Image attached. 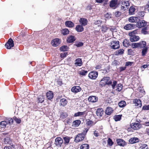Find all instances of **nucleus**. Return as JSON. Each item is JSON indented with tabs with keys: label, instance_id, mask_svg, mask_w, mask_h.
<instances>
[{
	"label": "nucleus",
	"instance_id": "obj_18",
	"mask_svg": "<svg viewBox=\"0 0 149 149\" xmlns=\"http://www.w3.org/2000/svg\"><path fill=\"white\" fill-rule=\"evenodd\" d=\"M81 88L79 86H76L72 87L71 89V91L74 93H77L80 91Z\"/></svg>",
	"mask_w": 149,
	"mask_h": 149
},
{
	"label": "nucleus",
	"instance_id": "obj_2",
	"mask_svg": "<svg viewBox=\"0 0 149 149\" xmlns=\"http://www.w3.org/2000/svg\"><path fill=\"white\" fill-rule=\"evenodd\" d=\"M130 6V3L128 0H123L122 1L121 9L123 10H126Z\"/></svg>",
	"mask_w": 149,
	"mask_h": 149
},
{
	"label": "nucleus",
	"instance_id": "obj_14",
	"mask_svg": "<svg viewBox=\"0 0 149 149\" xmlns=\"http://www.w3.org/2000/svg\"><path fill=\"white\" fill-rule=\"evenodd\" d=\"M104 111L102 108H99L97 109L96 114L99 117H102L104 114Z\"/></svg>",
	"mask_w": 149,
	"mask_h": 149
},
{
	"label": "nucleus",
	"instance_id": "obj_40",
	"mask_svg": "<svg viewBox=\"0 0 149 149\" xmlns=\"http://www.w3.org/2000/svg\"><path fill=\"white\" fill-rule=\"evenodd\" d=\"M81 149H89V146L87 144H84L82 145L80 147Z\"/></svg>",
	"mask_w": 149,
	"mask_h": 149
},
{
	"label": "nucleus",
	"instance_id": "obj_63",
	"mask_svg": "<svg viewBox=\"0 0 149 149\" xmlns=\"http://www.w3.org/2000/svg\"><path fill=\"white\" fill-rule=\"evenodd\" d=\"M101 22V21L99 20L95 21L94 23L96 25H97L100 24Z\"/></svg>",
	"mask_w": 149,
	"mask_h": 149
},
{
	"label": "nucleus",
	"instance_id": "obj_20",
	"mask_svg": "<svg viewBox=\"0 0 149 149\" xmlns=\"http://www.w3.org/2000/svg\"><path fill=\"white\" fill-rule=\"evenodd\" d=\"M75 40V39L74 36H70L67 38V41L68 42L72 43Z\"/></svg>",
	"mask_w": 149,
	"mask_h": 149
},
{
	"label": "nucleus",
	"instance_id": "obj_21",
	"mask_svg": "<svg viewBox=\"0 0 149 149\" xmlns=\"http://www.w3.org/2000/svg\"><path fill=\"white\" fill-rule=\"evenodd\" d=\"M63 139L64 140L63 143L65 145H67L69 143L70 141V138L68 136H66L63 137Z\"/></svg>",
	"mask_w": 149,
	"mask_h": 149
},
{
	"label": "nucleus",
	"instance_id": "obj_33",
	"mask_svg": "<svg viewBox=\"0 0 149 149\" xmlns=\"http://www.w3.org/2000/svg\"><path fill=\"white\" fill-rule=\"evenodd\" d=\"M123 45L126 47H128L130 45L129 41L126 39H125L123 42Z\"/></svg>",
	"mask_w": 149,
	"mask_h": 149
},
{
	"label": "nucleus",
	"instance_id": "obj_38",
	"mask_svg": "<svg viewBox=\"0 0 149 149\" xmlns=\"http://www.w3.org/2000/svg\"><path fill=\"white\" fill-rule=\"evenodd\" d=\"M148 47H146L143 48L142 49L141 55L142 56H144L147 53L148 50Z\"/></svg>",
	"mask_w": 149,
	"mask_h": 149
},
{
	"label": "nucleus",
	"instance_id": "obj_42",
	"mask_svg": "<svg viewBox=\"0 0 149 149\" xmlns=\"http://www.w3.org/2000/svg\"><path fill=\"white\" fill-rule=\"evenodd\" d=\"M85 113V111L83 112H78L77 113H75L74 116V117L79 116H81L83 115Z\"/></svg>",
	"mask_w": 149,
	"mask_h": 149
},
{
	"label": "nucleus",
	"instance_id": "obj_48",
	"mask_svg": "<svg viewBox=\"0 0 149 149\" xmlns=\"http://www.w3.org/2000/svg\"><path fill=\"white\" fill-rule=\"evenodd\" d=\"M147 27H146L143 28L141 30V32L144 34H147L148 33V31H147Z\"/></svg>",
	"mask_w": 149,
	"mask_h": 149
},
{
	"label": "nucleus",
	"instance_id": "obj_62",
	"mask_svg": "<svg viewBox=\"0 0 149 149\" xmlns=\"http://www.w3.org/2000/svg\"><path fill=\"white\" fill-rule=\"evenodd\" d=\"M105 17L106 18H109L111 17V15L107 13L105 15Z\"/></svg>",
	"mask_w": 149,
	"mask_h": 149
},
{
	"label": "nucleus",
	"instance_id": "obj_53",
	"mask_svg": "<svg viewBox=\"0 0 149 149\" xmlns=\"http://www.w3.org/2000/svg\"><path fill=\"white\" fill-rule=\"evenodd\" d=\"M6 121L7 122L8 124H12L13 122V120L10 118H9L8 119H7Z\"/></svg>",
	"mask_w": 149,
	"mask_h": 149
},
{
	"label": "nucleus",
	"instance_id": "obj_26",
	"mask_svg": "<svg viewBox=\"0 0 149 149\" xmlns=\"http://www.w3.org/2000/svg\"><path fill=\"white\" fill-rule=\"evenodd\" d=\"M75 64L77 66H80L82 64V61L81 59L79 58H77L75 60Z\"/></svg>",
	"mask_w": 149,
	"mask_h": 149
},
{
	"label": "nucleus",
	"instance_id": "obj_16",
	"mask_svg": "<svg viewBox=\"0 0 149 149\" xmlns=\"http://www.w3.org/2000/svg\"><path fill=\"white\" fill-rule=\"evenodd\" d=\"M130 40L131 42L136 41L139 39V37L138 36L134 35H130Z\"/></svg>",
	"mask_w": 149,
	"mask_h": 149
},
{
	"label": "nucleus",
	"instance_id": "obj_41",
	"mask_svg": "<svg viewBox=\"0 0 149 149\" xmlns=\"http://www.w3.org/2000/svg\"><path fill=\"white\" fill-rule=\"evenodd\" d=\"M60 49L61 51H67L68 49V48L67 46L63 45L60 48Z\"/></svg>",
	"mask_w": 149,
	"mask_h": 149
},
{
	"label": "nucleus",
	"instance_id": "obj_13",
	"mask_svg": "<svg viewBox=\"0 0 149 149\" xmlns=\"http://www.w3.org/2000/svg\"><path fill=\"white\" fill-rule=\"evenodd\" d=\"M98 100V98L95 96H91L88 98V100L89 102H97Z\"/></svg>",
	"mask_w": 149,
	"mask_h": 149
},
{
	"label": "nucleus",
	"instance_id": "obj_58",
	"mask_svg": "<svg viewBox=\"0 0 149 149\" xmlns=\"http://www.w3.org/2000/svg\"><path fill=\"white\" fill-rule=\"evenodd\" d=\"M121 12L118 11H116L115 13V15L116 16V17H117L120 16L121 15Z\"/></svg>",
	"mask_w": 149,
	"mask_h": 149
},
{
	"label": "nucleus",
	"instance_id": "obj_49",
	"mask_svg": "<svg viewBox=\"0 0 149 149\" xmlns=\"http://www.w3.org/2000/svg\"><path fill=\"white\" fill-rule=\"evenodd\" d=\"M13 119L18 124L20 123L21 122V120L20 118H17V117L15 116L13 118Z\"/></svg>",
	"mask_w": 149,
	"mask_h": 149
},
{
	"label": "nucleus",
	"instance_id": "obj_46",
	"mask_svg": "<svg viewBox=\"0 0 149 149\" xmlns=\"http://www.w3.org/2000/svg\"><path fill=\"white\" fill-rule=\"evenodd\" d=\"M69 31L67 29H64L62 31V33L64 35L68 34L69 33Z\"/></svg>",
	"mask_w": 149,
	"mask_h": 149
},
{
	"label": "nucleus",
	"instance_id": "obj_54",
	"mask_svg": "<svg viewBox=\"0 0 149 149\" xmlns=\"http://www.w3.org/2000/svg\"><path fill=\"white\" fill-rule=\"evenodd\" d=\"M117 83V82L116 81L113 80L112 82V83L111 85V87L113 89L115 88V87Z\"/></svg>",
	"mask_w": 149,
	"mask_h": 149
},
{
	"label": "nucleus",
	"instance_id": "obj_59",
	"mask_svg": "<svg viewBox=\"0 0 149 149\" xmlns=\"http://www.w3.org/2000/svg\"><path fill=\"white\" fill-rule=\"evenodd\" d=\"M133 63V62H132L128 61L126 63L125 65L126 66H131Z\"/></svg>",
	"mask_w": 149,
	"mask_h": 149
},
{
	"label": "nucleus",
	"instance_id": "obj_30",
	"mask_svg": "<svg viewBox=\"0 0 149 149\" xmlns=\"http://www.w3.org/2000/svg\"><path fill=\"white\" fill-rule=\"evenodd\" d=\"M112 108L110 107H107L105 110V113L107 115H110L113 112Z\"/></svg>",
	"mask_w": 149,
	"mask_h": 149
},
{
	"label": "nucleus",
	"instance_id": "obj_8",
	"mask_svg": "<svg viewBox=\"0 0 149 149\" xmlns=\"http://www.w3.org/2000/svg\"><path fill=\"white\" fill-rule=\"evenodd\" d=\"M63 142L62 139L60 137H58L55 139V144L57 146L61 147Z\"/></svg>",
	"mask_w": 149,
	"mask_h": 149
},
{
	"label": "nucleus",
	"instance_id": "obj_29",
	"mask_svg": "<svg viewBox=\"0 0 149 149\" xmlns=\"http://www.w3.org/2000/svg\"><path fill=\"white\" fill-rule=\"evenodd\" d=\"M65 25L69 27H72L74 26V24L70 21H66L65 22Z\"/></svg>",
	"mask_w": 149,
	"mask_h": 149
},
{
	"label": "nucleus",
	"instance_id": "obj_19",
	"mask_svg": "<svg viewBox=\"0 0 149 149\" xmlns=\"http://www.w3.org/2000/svg\"><path fill=\"white\" fill-rule=\"evenodd\" d=\"M133 103L136 106L139 107H141V101L139 99H134L133 101Z\"/></svg>",
	"mask_w": 149,
	"mask_h": 149
},
{
	"label": "nucleus",
	"instance_id": "obj_5",
	"mask_svg": "<svg viewBox=\"0 0 149 149\" xmlns=\"http://www.w3.org/2000/svg\"><path fill=\"white\" fill-rule=\"evenodd\" d=\"M130 126L134 130H138L141 127V125L139 123H134L131 124Z\"/></svg>",
	"mask_w": 149,
	"mask_h": 149
},
{
	"label": "nucleus",
	"instance_id": "obj_56",
	"mask_svg": "<svg viewBox=\"0 0 149 149\" xmlns=\"http://www.w3.org/2000/svg\"><path fill=\"white\" fill-rule=\"evenodd\" d=\"M85 127V128H84V130L83 131V134H84V135L86 134L89 129V127Z\"/></svg>",
	"mask_w": 149,
	"mask_h": 149
},
{
	"label": "nucleus",
	"instance_id": "obj_12",
	"mask_svg": "<svg viewBox=\"0 0 149 149\" xmlns=\"http://www.w3.org/2000/svg\"><path fill=\"white\" fill-rule=\"evenodd\" d=\"M52 45L54 47H56L60 44L59 39L56 38L53 40L52 41Z\"/></svg>",
	"mask_w": 149,
	"mask_h": 149
},
{
	"label": "nucleus",
	"instance_id": "obj_32",
	"mask_svg": "<svg viewBox=\"0 0 149 149\" xmlns=\"http://www.w3.org/2000/svg\"><path fill=\"white\" fill-rule=\"evenodd\" d=\"M139 43V47L141 48H144L146 47V42L145 41H141Z\"/></svg>",
	"mask_w": 149,
	"mask_h": 149
},
{
	"label": "nucleus",
	"instance_id": "obj_9",
	"mask_svg": "<svg viewBox=\"0 0 149 149\" xmlns=\"http://www.w3.org/2000/svg\"><path fill=\"white\" fill-rule=\"evenodd\" d=\"M146 22L144 20H139L136 24V26L138 28H141L146 26Z\"/></svg>",
	"mask_w": 149,
	"mask_h": 149
},
{
	"label": "nucleus",
	"instance_id": "obj_44",
	"mask_svg": "<svg viewBox=\"0 0 149 149\" xmlns=\"http://www.w3.org/2000/svg\"><path fill=\"white\" fill-rule=\"evenodd\" d=\"M121 115H116L114 117V118L116 121H119L121 119Z\"/></svg>",
	"mask_w": 149,
	"mask_h": 149
},
{
	"label": "nucleus",
	"instance_id": "obj_37",
	"mask_svg": "<svg viewBox=\"0 0 149 149\" xmlns=\"http://www.w3.org/2000/svg\"><path fill=\"white\" fill-rule=\"evenodd\" d=\"M79 73L80 75L82 76H85L87 73V71L83 70H81L79 71Z\"/></svg>",
	"mask_w": 149,
	"mask_h": 149
},
{
	"label": "nucleus",
	"instance_id": "obj_11",
	"mask_svg": "<svg viewBox=\"0 0 149 149\" xmlns=\"http://www.w3.org/2000/svg\"><path fill=\"white\" fill-rule=\"evenodd\" d=\"M80 24L83 26H85L86 25L88 22L87 20L84 18H81L79 20Z\"/></svg>",
	"mask_w": 149,
	"mask_h": 149
},
{
	"label": "nucleus",
	"instance_id": "obj_47",
	"mask_svg": "<svg viewBox=\"0 0 149 149\" xmlns=\"http://www.w3.org/2000/svg\"><path fill=\"white\" fill-rule=\"evenodd\" d=\"M117 88L116 89V90L118 91H120L122 89V85L120 84H118V86H117Z\"/></svg>",
	"mask_w": 149,
	"mask_h": 149
},
{
	"label": "nucleus",
	"instance_id": "obj_35",
	"mask_svg": "<svg viewBox=\"0 0 149 149\" xmlns=\"http://www.w3.org/2000/svg\"><path fill=\"white\" fill-rule=\"evenodd\" d=\"M93 122L90 120H88L86 123V125L87 127L89 128L92 125Z\"/></svg>",
	"mask_w": 149,
	"mask_h": 149
},
{
	"label": "nucleus",
	"instance_id": "obj_27",
	"mask_svg": "<svg viewBox=\"0 0 149 149\" xmlns=\"http://www.w3.org/2000/svg\"><path fill=\"white\" fill-rule=\"evenodd\" d=\"M67 101L66 99L64 98L61 99L60 101L61 105L63 107L65 106L67 104Z\"/></svg>",
	"mask_w": 149,
	"mask_h": 149
},
{
	"label": "nucleus",
	"instance_id": "obj_23",
	"mask_svg": "<svg viewBox=\"0 0 149 149\" xmlns=\"http://www.w3.org/2000/svg\"><path fill=\"white\" fill-rule=\"evenodd\" d=\"M138 18L137 17H131L128 19V21L130 22H136L138 20Z\"/></svg>",
	"mask_w": 149,
	"mask_h": 149
},
{
	"label": "nucleus",
	"instance_id": "obj_10",
	"mask_svg": "<svg viewBox=\"0 0 149 149\" xmlns=\"http://www.w3.org/2000/svg\"><path fill=\"white\" fill-rule=\"evenodd\" d=\"M118 3L117 0H112L110 3L109 6L113 8H115Z\"/></svg>",
	"mask_w": 149,
	"mask_h": 149
},
{
	"label": "nucleus",
	"instance_id": "obj_6",
	"mask_svg": "<svg viewBox=\"0 0 149 149\" xmlns=\"http://www.w3.org/2000/svg\"><path fill=\"white\" fill-rule=\"evenodd\" d=\"M13 41L12 39L10 38L7 43L5 44V47L7 49H10L14 46Z\"/></svg>",
	"mask_w": 149,
	"mask_h": 149
},
{
	"label": "nucleus",
	"instance_id": "obj_15",
	"mask_svg": "<svg viewBox=\"0 0 149 149\" xmlns=\"http://www.w3.org/2000/svg\"><path fill=\"white\" fill-rule=\"evenodd\" d=\"M135 25L134 24H126L124 28L127 30L132 29L135 27Z\"/></svg>",
	"mask_w": 149,
	"mask_h": 149
},
{
	"label": "nucleus",
	"instance_id": "obj_34",
	"mask_svg": "<svg viewBox=\"0 0 149 149\" xmlns=\"http://www.w3.org/2000/svg\"><path fill=\"white\" fill-rule=\"evenodd\" d=\"M135 10V8L133 6H132L130 7L129 10V14L130 15L134 14Z\"/></svg>",
	"mask_w": 149,
	"mask_h": 149
},
{
	"label": "nucleus",
	"instance_id": "obj_50",
	"mask_svg": "<svg viewBox=\"0 0 149 149\" xmlns=\"http://www.w3.org/2000/svg\"><path fill=\"white\" fill-rule=\"evenodd\" d=\"M139 43H133L132 44V46L133 48H136L139 47Z\"/></svg>",
	"mask_w": 149,
	"mask_h": 149
},
{
	"label": "nucleus",
	"instance_id": "obj_25",
	"mask_svg": "<svg viewBox=\"0 0 149 149\" xmlns=\"http://www.w3.org/2000/svg\"><path fill=\"white\" fill-rule=\"evenodd\" d=\"M46 96L48 99L51 100L53 97V93L52 91H50L47 92Z\"/></svg>",
	"mask_w": 149,
	"mask_h": 149
},
{
	"label": "nucleus",
	"instance_id": "obj_57",
	"mask_svg": "<svg viewBox=\"0 0 149 149\" xmlns=\"http://www.w3.org/2000/svg\"><path fill=\"white\" fill-rule=\"evenodd\" d=\"M83 45V43L82 42H77L76 44H75L76 46L77 47H80L82 46Z\"/></svg>",
	"mask_w": 149,
	"mask_h": 149
},
{
	"label": "nucleus",
	"instance_id": "obj_4",
	"mask_svg": "<svg viewBox=\"0 0 149 149\" xmlns=\"http://www.w3.org/2000/svg\"><path fill=\"white\" fill-rule=\"evenodd\" d=\"M84 138L85 135L84 134H79L76 136L74 141L76 142H78L83 140Z\"/></svg>",
	"mask_w": 149,
	"mask_h": 149
},
{
	"label": "nucleus",
	"instance_id": "obj_55",
	"mask_svg": "<svg viewBox=\"0 0 149 149\" xmlns=\"http://www.w3.org/2000/svg\"><path fill=\"white\" fill-rule=\"evenodd\" d=\"M102 31L103 32H106L107 29V27L105 26H102L101 28Z\"/></svg>",
	"mask_w": 149,
	"mask_h": 149
},
{
	"label": "nucleus",
	"instance_id": "obj_3",
	"mask_svg": "<svg viewBox=\"0 0 149 149\" xmlns=\"http://www.w3.org/2000/svg\"><path fill=\"white\" fill-rule=\"evenodd\" d=\"M110 46L111 48L116 49L120 47L119 42L118 41H113L111 42Z\"/></svg>",
	"mask_w": 149,
	"mask_h": 149
},
{
	"label": "nucleus",
	"instance_id": "obj_36",
	"mask_svg": "<svg viewBox=\"0 0 149 149\" xmlns=\"http://www.w3.org/2000/svg\"><path fill=\"white\" fill-rule=\"evenodd\" d=\"M126 104L125 102L123 100L121 101L118 104V106L120 107H124Z\"/></svg>",
	"mask_w": 149,
	"mask_h": 149
},
{
	"label": "nucleus",
	"instance_id": "obj_64",
	"mask_svg": "<svg viewBox=\"0 0 149 149\" xmlns=\"http://www.w3.org/2000/svg\"><path fill=\"white\" fill-rule=\"evenodd\" d=\"M133 52V51L132 49H129L128 50V54L130 55H132Z\"/></svg>",
	"mask_w": 149,
	"mask_h": 149
},
{
	"label": "nucleus",
	"instance_id": "obj_1",
	"mask_svg": "<svg viewBox=\"0 0 149 149\" xmlns=\"http://www.w3.org/2000/svg\"><path fill=\"white\" fill-rule=\"evenodd\" d=\"M112 83V81L110 80V77H106L103 78L100 82V85L104 86L106 84L111 85Z\"/></svg>",
	"mask_w": 149,
	"mask_h": 149
},
{
	"label": "nucleus",
	"instance_id": "obj_17",
	"mask_svg": "<svg viewBox=\"0 0 149 149\" xmlns=\"http://www.w3.org/2000/svg\"><path fill=\"white\" fill-rule=\"evenodd\" d=\"M118 144L121 146H124L126 145V143L123 140L121 139H118L116 140Z\"/></svg>",
	"mask_w": 149,
	"mask_h": 149
},
{
	"label": "nucleus",
	"instance_id": "obj_28",
	"mask_svg": "<svg viewBox=\"0 0 149 149\" xmlns=\"http://www.w3.org/2000/svg\"><path fill=\"white\" fill-rule=\"evenodd\" d=\"M81 121L80 120H76L73 122L72 126L74 127H78Z\"/></svg>",
	"mask_w": 149,
	"mask_h": 149
},
{
	"label": "nucleus",
	"instance_id": "obj_52",
	"mask_svg": "<svg viewBox=\"0 0 149 149\" xmlns=\"http://www.w3.org/2000/svg\"><path fill=\"white\" fill-rule=\"evenodd\" d=\"M124 50L123 49H120L118 50L117 52H116V54L118 55L119 54H122L123 53Z\"/></svg>",
	"mask_w": 149,
	"mask_h": 149
},
{
	"label": "nucleus",
	"instance_id": "obj_60",
	"mask_svg": "<svg viewBox=\"0 0 149 149\" xmlns=\"http://www.w3.org/2000/svg\"><path fill=\"white\" fill-rule=\"evenodd\" d=\"M142 109L144 110H149V105L143 106L142 107Z\"/></svg>",
	"mask_w": 149,
	"mask_h": 149
},
{
	"label": "nucleus",
	"instance_id": "obj_39",
	"mask_svg": "<svg viewBox=\"0 0 149 149\" xmlns=\"http://www.w3.org/2000/svg\"><path fill=\"white\" fill-rule=\"evenodd\" d=\"M68 116V114L67 113L63 112H62L61 114L60 118L63 119L66 118Z\"/></svg>",
	"mask_w": 149,
	"mask_h": 149
},
{
	"label": "nucleus",
	"instance_id": "obj_43",
	"mask_svg": "<svg viewBox=\"0 0 149 149\" xmlns=\"http://www.w3.org/2000/svg\"><path fill=\"white\" fill-rule=\"evenodd\" d=\"M7 124H8V123L6 121H3L0 123L1 127L2 128L5 127Z\"/></svg>",
	"mask_w": 149,
	"mask_h": 149
},
{
	"label": "nucleus",
	"instance_id": "obj_24",
	"mask_svg": "<svg viewBox=\"0 0 149 149\" xmlns=\"http://www.w3.org/2000/svg\"><path fill=\"white\" fill-rule=\"evenodd\" d=\"M129 141L131 143H134L139 141V139L137 137L132 138L129 139Z\"/></svg>",
	"mask_w": 149,
	"mask_h": 149
},
{
	"label": "nucleus",
	"instance_id": "obj_22",
	"mask_svg": "<svg viewBox=\"0 0 149 149\" xmlns=\"http://www.w3.org/2000/svg\"><path fill=\"white\" fill-rule=\"evenodd\" d=\"M83 26L81 25H78L76 26L75 29L78 32H82L84 30V28Z\"/></svg>",
	"mask_w": 149,
	"mask_h": 149
},
{
	"label": "nucleus",
	"instance_id": "obj_61",
	"mask_svg": "<svg viewBox=\"0 0 149 149\" xmlns=\"http://www.w3.org/2000/svg\"><path fill=\"white\" fill-rule=\"evenodd\" d=\"M68 53H64L62 54L61 53L60 54V56L62 58H64L67 55Z\"/></svg>",
	"mask_w": 149,
	"mask_h": 149
},
{
	"label": "nucleus",
	"instance_id": "obj_51",
	"mask_svg": "<svg viewBox=\"0 0 149 149\" xmlns=\"http://www.w3.org/2000/svg\"><path fill=\"white\" fill-rule=\"evenodd\" d=\"M113 143L112 140L109 138L107 140V144L109 146H111L113 144Z\"/></svg>",
	"mask_w": 149,
	"mask_h": 149
},
{
	"label": "nucleus",
	"instance_id": "obj_7",
	"mask_svg": "<svg viewBox=\"0 0 149 149\" xmlns=\"http://www.w3.org/2000/svg\"><path fill=\"white\" fill-rule=\"evenodd\" d=\"M98 75V72L96 71H92L89 73L88 74V77L89 78L95 79L97 77Z\"/></svg>",
	"mask_w": 149,
	"mask_h": 149
},
{
	"label": "nucleus",
	"instance_id": "obj_31",
	"mask_svg": "<svg viewBox=\"0 0 149 149\" xmlns=\"http://www.w3.org/2000/svg\"><path fill=\"white\" fill-rule=\"evenodd\" d=\"M145 12L144 11H141L139 12L137 15V17L139 18L142 19V18L145 15Z\"/></svg>",
	"mask_w": 149,
	"mask_h": 149
},
{
	"label": "nucleus",
	"instance_id": "obj_45",
	"mask_svg": "<svg viewBox=\"0 0 149 149\" xmlns=\"http://www.w3.org/2000/svg\"><path fill=\"white\" fill-rule=\"evenodd\" d=\"M148 145L147 144H141L139 149H148Z\"/></svg>",
	"mask_w": 149,
	"mask_h": 149
}]
</instances>
